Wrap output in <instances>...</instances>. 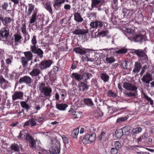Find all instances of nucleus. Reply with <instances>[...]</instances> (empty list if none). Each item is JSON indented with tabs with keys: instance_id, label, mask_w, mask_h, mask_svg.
Returning a JSON list of instances; mask_svg holds the SVG:
<instances>
[{
	"instance_id": "c756f323",
	"label": "nucleus",
	"mask_w": 154,
	"mask_h": 154,
	"mask_svg": "<svg viewBox=\"0 0 154 154\" xmlns=\"http://www.w3.org/2000/svg\"><path fill=\"white\" fill-rule=\"evenodd\" d=\"M1 21L3 24L6 26L8 24L11 23L12 21V19L8 17H5L4 18L3 17L2 20Z\"/></svg>"
},
{
	"instance_id": "20e7f679",
	"label": "nucleus",
	"mask_w": 154,
	"mask_h": 154,
	"mask_svg": "<svg viewBox=\"0 0 154 154\" xmlns=\"http://www.w3.org/2000/svg\"><path fill=\"white\" fill-rule=\"evenodd\" d=\"M83 137L80 136V138L82 139ZM96 135L95 133H90L87 134L82 139V142L84 144H87L94 142L96 139Z\"/></svg>"
},
{
	"instance_id": "4468645a",
	"label": "nucleus",
	"mask_w": 154,
	"mask_h": 154,
	"mask_svg": "<svg viewBox=\"0 0 154 154\" xmlns=\"http://www.w3.org/2000/svg\"><path fill=\"white\" fill-rule=\"evenodd\" d=\"M103 22L100 20L93 21L90 24V26L93 28L97 29L102 27L103 25Z\"/></svg>"
},
{
	"instance_id": "a211bd4d",
	"label": "nucleus",
	"mask_w": 154,
	"mask_h": 154,
	"mask_svg": "<svg viewBox=\"0 0 154 154\" xmlns=\"http://www.w3.org/2000/svg\"><path fill=\"white\" fill-rule=\"evenodd\" d=\"M65 1V0H55L53 4L54 7L56 10L60 9L62 6V4Z\"/></svg>"
},
{
	"instance_id": "052dcab7",
	"label": "nucleus",
	"mask_w": 154,
	"mask_h": 154,
	"mask_svg": "<svg viewBox=\"0 0 154 154\" xmlns=\"http://www.w3.org/2000/svg\"><path fill=\"white\" fill-rule=\"evenodd\" d=\"M118 149L116 148H111L110 152L111 154H116L118 152Z\"/></svg>"
},
{
	"instance_id": "13d9d810",
	"label": "nucleus",
	"mask_w": 154,
	"mask_h": 154,
	"mask_svg": "<svg viewBox=\"0 0 154 154\" xmlns=\"http://www.w3.org/2000/svg\"><path fill=\"white\" fill-rule=\"evenodd\" d=\"M76 116L75 117V119L79 118L82 116V112H75Z\"/></svg>"
},
{
	"instance_id": "7ed1b4c3",
	"label": "nucleus",
	"mask_w": 154,
	"mask_h": 154,
	"mask_svg": "<svg viewBox=\"0 0 154 154\" xmlns=\"http://www.w3.org/2000/svg\"><path fill=\"white\" fill-rule=\"evenodd\" d=\"M41 92L46 97H50L52 92V89L49 86H46L45 83L43 82L39 83L37 86Z\"/></svg>"
},
{
	"instance_id": "4be33fe9",
	"label": "nucleus",
	"mask_w": 154,
	"mask_h": 154,
	"mask_svg": "<svg viewBox=\"0 0 154 154\" xmlns=\"http://www.w3.org/2000/svg\"><path fill=\"white\" fill-rule=\"evenodd\" d=\"M22 147L20 144H18L16 143L11 144L9 148L14 152H18L20 151V148Z\"/></svg>"
},
{
	"instance_id": "a18cd8bd",
	"label": "nucleus",
	"mask_w": 154,
	"mask_h": 154,
	"mask_svg": "<svg viewBox=\"0 0 154 154\" xmlns=\"http://www.w3.org/2000/svg\"><path fill=\"white\" fill-rule=\"evenodd\" d=\"M127 52V49L122 48L119 50L117 51L116 52V53L117 54H125Z\"/></svg>"
},
{
	"instance_id": "2eb2a0df",
	"label": "nucleus",
	"mask_w": 154,
	"mask_h": 154,
	"mask_svg": "<svg viewBox=\"0 0 154 154\" xmlns=\"http://www.w3.org/2000/svg\"><path fill=\"white\" fill-rule=\"evenodd\" d=\"M31 78L28 76H25L20 78L19 81V83L20 84L24 83L29 85L31 84Z\"/></svg>"
},
{
	"instance_id": "f03ea898",
	"label": "nucleus",
	"mask_w": 154,
	"mask_h": 154,
	"mask_svg": "<svg viewBox=\"0 0 154 154\" xmlns=\"http://www.w3.org/2000/svg\"><path fill=\"white\" fill-rule=\"evenodd\" d=\"M28 5V9L27 12V16L29 17L33 11L30 21V23L32 24L35 21L38 9L37 8H35V6L32 4H29Z\"/></svg>"
},
{
	"instance_id": "9b49d317",
	"label": "nucleus",
	"mask_w": 154,
	"mask_h": 154,
	"mask_svg": "<svg viewBox=\"0 0 154 154\" xmlns=\"http://www.w3.org/2000/svg\"><path fill=\"white\" fill-rule=\"evenodd\" d=\"M88 83H86L85 82H79L77 85L78 91H84L88 90L90 86L88 85Z\"/></svg>"
},
{
	"instance_id": "e2e57ef3",
	"label": "nucleus",
	"mask_w": 154,
	"mask_h": 154,
	"mask_svg": "<svg viewBox=\"0 0 154 154\" xmlns=\"http://www.w3.org/2000/svg\"><path fill=\"white\" fill-rule=\"evenodd\" d=\"M21 31L23 34L27 32H26L25 24L23 25L21 27Z\"/></svg>"
},
{
	"instance_id": "79ce46f5",
	"label": "nucleus",
	"mask_w": 154,
	"mask_h": 154,
	"mask_svg": "<svg viewBox=\"0 0 154 154\" xmlns=\"http://www.w3.org/2000/svg\"><path fill=\"white\" fill-rule=\"evenodd\" d=\"M91 7L93 8L100 4L101 2V0H92L91 1Z\"/></svg>"
},
{
	"instance_id": "1a4fd4ad",
	"label": "nucleus",
	"mask_w": 154,
	"mask_h": 154,
	"mask_svg": "<svg viewBox=\"0 0 154 154\" xmlns=\"http://www.w3.org/2000/svg\"><path fill=\"white\" fill-rule=\"evenodd\" d=\"M30 51L34 54H36L37 58L42 59L43 57L44 52L41 49L38 48V47L31 49Z\"/></svg>"
},
{
	"instance_id": "09e8293b",
	"label": "nucleus",
	"mask_w": 154,
	"mask_h": 154,
	"mask_svg": "<svg viewBox=\"0 0 154 154\" xmlns=\"http://www.w3.org/2000/svg\"><path fill=\"white\" fill-rule=\"evenodd\" d=\"M128 118L127 116H125L124 117H121L117 119L116 122L117 123H120L121 122H123L126 120Z\"/></svg>"
},
{
	"instance_id": "603ef678",
	"label": "nucleus",
	"mask_w": 154,
	"mask_h": 154,
	"mask_svg": "<svg viewBox=\"0 0 154 154\" xmlns=\"http://www.w3.org/2000/svg\"><path fill=\"white\" fill-rule=\"evenodd\" d=\"M45 8L51 14H53V11L52 9V8L51 6L50 5H47L46 6Z\"/></svg>"
},
{
	"instance_id": "5701e85b",
	"label": "nucleus",
	"mask_w": 154,
	"mask_h": 154,
	"mask_svg": "<svg viewBox=\"0 0 154 154\" xmlns=\"http://www.w3.org/2000/svg\"><path fill=\"white\" fill-rule=\"evenodd\" d=\"M82 79L84 80V82L88 83L87 80L92 76V75L90 73L86 72L82 74Z\"/></svg>"
},
{
	"instance_id": "393cba45",
	"label": "nucleus",
	"mask_w": 154,
	"mask_h": 154,
	"mask_svg": "<svg viewBox=\"0 0 154 154\" xmlns=\"http://www.w3.org/2000/svg\"><path fill=\"white\" fill-rule=\"evenodd\" d=\"M141 68V63L138 61L135 63L134 68L133 70V72L135 73L139 72Z\"/></svg>"
},
{
	"instance_id": "bb28decb",
	"label": "nucleus",
	"mask_w": 154,
	"mask_h": 154,
	"mask_svg": "<svg viewBox=\"0 0 154 154\" xmlns=\"http://www.w3.org/2000/svg\"><path fill=\"white\" fill-rule=\"evenodd\" d=\"M84 103L88 106L93 107L94 106V104L91 99L89 98H84L83 100Z\"/></svg>"
},
{
	"instance_id": "6e6d98bb",
	"label": "nucleus",
	"mask_w": 154,
	"mask_h": 154,
	"mask_svg": "<svg viewBox=\"0 0 154 154\" xmlns=\"http://www.w3.org/2000/svg\"><path fill=\"white\" fill-rule=\"evenodd\" d=\"M62 139L63 140V142L65 144L66 143H69V140L68 138L64 135H63L62 136Z\"/></svg>"
},
{
	"instance_id": "a19ab883",
	"label": "nucleus",
	"mask_w": 154,
	"mask_h": 154,
	"mask_svg": "<svg viewBox=\"0 0 154 154\" xmlns=\"http://www.w3.org/2000/svg\"><path fill=\"white\" fill-rule=\"evenodd\" d=\"M14 36V39L15 42H19L22 38V37L20 33H16Z\"/></svg>"
},
{
	"instance_id": "de8ad7c7",
	"label": "nucleus",
	"mask_w": 154,
	"mask_h": 154,
	"mask_svg": "<svg viewBox=\"0 0 154 154\" xmlns=\"http://www.w3.org/2000/svg\"><path fill=\"white\" fill-rule=\"evenodd\" d=\"M106 60L108 63H112L115 61V59L112 57H107Z\"/></svg>"
},
{
	"instance_id": "0e129e2a",
	"label": "nucleus",
	"mask_w": 154,
	"mask_h": 154,
	"mask_svg": "<svg viewBox=\"0 0 154 154\" xmlns=\"http://www.w3.org/2000/svg\"><path fill=\"white\" fill-rule=\"evenodd\" d=\"M125 94L127 95L129 97H135L136 95V93H132L131 92L129 93H126Z\"/></svg>"
},
{
	"instance_id": "774afa93",
	"label": "nucleus",
	"mask_w": 154,
	"mask_h": 154,
	"mask_svg": "<svg viewBox=\"0 0 154 154\" xmlns=\"http://www.w3.org/2000/svg\"><path fill=\"white\" fill-rule=\"evenodd\" d=\"M25 36V39L26 40H28L29 39V35L27 32L24 34Z\"/></svg>"
},
{
	"instance_id": "37998d69",
	"label": "nucleus",
	"mask_w": 154,
	"mask_h": 154,
	"mask_svg": "<svg viewBox=\"0 0 154 154\" xmlns=\"http://www.w3.org/2000/svg\"><path fill=\"white\" fill-rule=\"evenodd\" d=\"M108 33V30H103L99 32L97 35V37H99L100 36H106Z\"/></svg>"
},
{
	"instance_id": "39448f33",
	"label": "nucleus",
	"mask_w": 154,
	"mask_h": 154,
	"mask_svg": "<svg viewBox=\"0 0 154 154\" xmlns=\"http://www.w3.org/2000/svg\"><path fill=\"white\" fill-rule=\"evenodd\" d=\"M29 143V146L33 150L39 152L44 151V149L41 146V143L40 140L37 143H35L34 141V139L33 138Z\"/></svg>"
},
{
	"instance_id": "0eeeda50",
	"label": "nucleus",
	"mask_w": 154,
	"mask_h": 154,
	"mask_svg": "<svg viewBox=\"0 0 154 154\" xmlns=\"http://www.w3.org/2000/svg\"><path fill=\"white\" fill-rule=\"evenodd\" d=\"M17 137L19 139L28 140L29 143L33 138L29 134L28 131L26 130H23L20 131Z\"/></svg>"
},
{
	"instance_id": "6e6552de",
	"label": "nucleus",
	"mask_w": 154,
	"mask_h": 154,
	"mask_svg": "<svg viewBox=\"0 0 154 154\" xmlns=\"http://www.w3.org/2000/svg\"><path fill=\"white\" fill-rule=\"evenodd\" d=\"M52 63V60H47L42 61L38 65L39 68L42 70L49 67Z\"/></svg>"
},
{
	"instance_id": "aec40b11",
	"label": "nucleus",
	"mask_w": 154,
	"mask_h": 154,
	"mask_svg": "<svg viewBox=\"0 0 154 154\" xmlns=\"http://www.w3.org/2000/svg\"><path fill=\"white\" fill-rule=\"evenodd\" d=\"M23 94L21 92H16L12 95V98L13 101L17 99H20L23 96Z\"/></svg>"
},
{
	"instance_id": "3c124183",
	"label": "nucleus",
	"mask_w": 154,
	"mask_h": 154,
	"mask_svg": "<svg viewBox=\"0 0 154 154\" xmlns=\"http://www.w3.org/2000/svg\"><path fill=\"white\" fill-rule=\"evenodd\" d=\"M106 134V133L105 132L102 131L100 133V136L98 137V140H101L102 139H104Z\"/></svg>"
},
{
	"instance_id": "7c9ffc66",
	"label": "nucleus",
	"mask_w": 154,
	"mask_h": 154,
	"mask_svg": "<svg viewBox=\"0 0 154 154\" xmlns=\"http://www.w3.org/2000/svg\"><path fill=\"white\" fill-rule=\"evenodd\" d=\"M121 129L123 133V134H124L125 135H128L130 133L131 127L129 126H125Z\"/></svg>"
},
{
	"instance_id": "338daca9",
	"label": "nucleus",
	"mask_w": 154,
	"mask_h": 154,
	"mask_svg": "<svg viewBox=\"0 0 154 154\" xmlns=\"http://www.w3.org/2000/svg\"><path fill=\"white\" fill-rule=\"evenodd\" d=\"M148 134L146 132L144 133L142 136L143 139H146L148 137Z\"/></svg>"
},
{
	"instance_id": "f3484780",
	"label": "nucleus",
	"mask_w": 154,
	"mask_h": 154,
	"mask_svg": "<svg viewBox=\"0 0 154 154\" xmlns=\"http://www.w3.org/2000/svg\"><path fill=\"white\" fill-rule=\"evenodd\" d=\"M141 80L143 82L149 84L152 80V77L150 73H147L143 75Z\"/></svg>"
},
{
	"instance_id": "58836bf2",
	"label": "nucleus",
	"mask_w": 154,
	"mask_h": 154,
	"mask_svg": "<svg viewBox=\"0 0 154 154\" xmlns=\"http://www.w3.org/2000/svg\"><path fill=\"white\" fill-rule=\"evenodd\" d=\"M31 42L33 45H30V49L37 47L36 46V44L37 43L36 40V36L35 35L33 36L31 40Z\"/></svg>"
},
{
	"instance_id": "ea45409f",
	"label": "nucleus",
	"mask_w": 154,
	"mask_h": 154,
	"mask_svg": "<svg viewBox=\"0 0 154 154\" xmlns=\"http://www.w3.org/2000/svg\"><path fill=\"white\" fill-rule=\"evenodd\" d=\"M21 60L23 66L24 67H26L28 66V62L29 60H28L25 57H22Z\"/></svg>"
},
{
	"instance_id": "a878e982",
	"label": "nucleus",
	"mask_w": 154,
	"mask_h": 154,
	"mask_svg": "<svg viewBox=\"0 0 154 154\" xmlns=\"http://www.w3.org/2000/svg\"><path fill=\"white\" fill-rule=\"evenodd\" d=\"M40 73L41 71L39 69L37 68H33L29 74L32 77H33L38 76Z\"/></svg>"
},
{
	"instance_id": "423d86ee",
	"label": "nucleus",
	"mask_w": 154,
	"mask_h": 154,
	"mask_svg": "<svg viewBox=\"0 0 154 154\" xmlns=\"http://www.w3.org/2000/svg\"><path fill=\"white\" fill-rule=\"evenodd\" d=\"M52 152L53 154H59L60 152V144L57 140H53L52 142Z\"/></svg>"
},
{
	"instance_id": "412c9836",
	"label": "nucleus",
	"mask_w": 154,
	"mask_h": 154,
	"mask_svg": "<svg viewBox=\"0 0 154 154\" xmlns=\"http://www.w3.org/2000/svg\"><path fill=\"white\" fill-rule=\"evenodd\" d=\"M71 77L77 81L80 82L82 80V74L77 72H73L71 75Z\"/></svg>"
},
{
	"instance_id": "4d7b16f0",
	"label": "nucleus",
	"mask_w": 154,
	"mask_h": 154,
	"mask_svg": "<svg viewBox=\"0 0 154 154\" xmlns=\"http://www.w3.org/2000/svg\"><path fill=\"white\" fill-rule=\"evenodd\" d=\"M108 94L109 96H112L114 97H116L117 96L116 94L112 92L111 90H110L108 92Z\"/></svg>"
},
{
	"instance_id": "864d4df0",
	"label": "nucleus",
	"mask_w": 154,
	"mask_h": 154,
	"mask_svg": "<svg viewBox=\"0 0 154 154\" xmlns=\"http://www.w3.org/2000/svg\"><path fill=\"white\" fill-rule=\"evenodd\" d=\"M8 7V4L7 2H5L2 5V9L7 11H9V10H7V8Z\"/></svg>"
},
{
	"instance_id": "49530a36",
	"label": "nucleus",
	"mask_w": 154,
	"mask_h": 154,
	"mask_svg": "<svg viewBox=\"0 0 154 154\" xmlns=\"http://www.w3.org/2000/svg\"><path fill=\"white\" fill-rule=\"evenodd\" d=\"M144 98L148 102H150V105H152L153 104V101L151 98L146 95L145 93L143 94Z\"/></svg>"
},
{
	"instance_id": "c85d7f7f",
	"label": "nucleus",
	"mask_w": 154,
	"mask_h": 154,
	"mask_svg": "<svg viewBox=\"0 0 154 154\" xmlns=\"http://www.w3.org/2000/svg\"><path fill=\"white\" fill-rule=\"evenodd\" d=\"M74 19L76 21L79 23L83 21V19L81 17L79 13L76 12L74 14Z\"/></svg>"
},
{
	"instance_id": "e433bc0d",
	"label": "nucleus",
	"mask_w": 154,
	"mask_h": 154,
	"mask_svg": "<svg viewBox=\"0 0 154 154\" xmlns=\"http://www.w3.org/2000/svg\"><path fill=\"white\" fill-rule=\"evenodd\" d=\"M124 135L121 129L116 130L115 134L116 137L117 138H120Z\"/></svg>"
},
{
	"instance_id": "473e14b6",
	"label": "nucleus",
	"mask_w": 154,
	"mask_h": 154,
	"mask_svg": "<svg viewBox=\"0 0 154 154\" xmlns=\"http://www.w3.org/2000/svg\"><path fill=\"white\" fill-rule=\"evenodd\" d=\"M29 98V97H28L26 101H21L20 102V104L21 107L22 108H25L26 109L27 111L28 110L30 109L29 105L26 103V102L28 101Z\"/></svg>"
},
{
	"instance_id": "f257e3e1",
	"label": "nucleus",
	"mask_w": 154,
	"mask_h": 154,
	"mask_svg": "<svg viewBox=\"0 0 154 154\" xmlns=\"http://www.w3.org/2000/svg\"><path fill=\"white\" fill-rule=\"evenodd\" d=\"M124 33L131 41L136 42H140L146 41V36L143 35L141 32L135 34L134 31L131 29L125 28L123 32Z\"/></svg>"
},
{
	"instance_id": "f8f14e48",
	"label": "nucleus",
	"mask_w": 154,
	"mask_h": 154,
	"mask_svg": "<svg viewBox=\"0 0 154 154\" xmlns=\"http://www.w3.org/2000/svg\"><path fill=\"white\" fill-rule=\"evenodd\" d=\"M133 50L134 53L139 57H143L145 59H148V57L144 50L140 49H133Z\"/></svg>"
},
{
	"instance_id": "6ab92c4d",
	"label": "nucleus",
	"mask_w": 154,
	"mask_h": 154,
	"mask_svg": "<svg viewBox=\"0 0 154 154\" xmlns=\"http://www.w3.org/2000/svg\"><path fill=\"white\" fill-rule=\"evenodd\" d=\"M9 86L8 82L2 75H0V87L3 89H6Z\"/></svg>"
},
{
	"instance_id": "cd10ccee",
	"label": "nucleus",
	"mask_w": 154,
	"mask_h": 154,
	"mask_svg": "<svg viewBox=\"0 0 154 154\" xmlns=\"http://www.w3.org/2000/svg\"><path fill=\"white\" fill-rule=\"evenodd\" d=\"M68 106V105L65 104L57 103L56 107L58 110L62 111L65 110L66 108Z\"/></svg>"
},
{
	"instance_id": "69168bd1",
	"label": "nucleus",
	"mask_w": 154,
	"mask_h": 154,
	"mask_svg": "<svg viewBox=\"0 0 154 154\" xmlns=\"http://www.w3.org/2000/svg\"><path fill=\"white\" fill-rule=\"evenodd\" d=\"M71 7L70 5L66 4L64 5V8L66 10H69L70 9Z\"/></svg>"
},
{
	"instance_id": "bf43d9fd",
	"label": "nucleus",
	"mask_w": 154,
	"mask_h": 154,
	"mask_svg": "<svg viewBox=\"0 0 154 154\" xmlns=\"http://www.w3.org/2000/svg\"><path fill=\"white\" fill-rule=\"evenodd\" d=\"M91 85H88L90 86V87L91 86L93 87H96V88H98V86L97 84H96L97 82H96L94 80L91 81Z\"/></svg>"
},
{
	"instance_id": "b1692460",
	"label": "nucleus",
	"mask_w": 154,
	"mask_h": 154,
	"mask_svg": "<svg viewBox=\"0 0 154 154\" xmlns=\"http://www.w3.org/2000/svg\"><path fill=\"white\" fill-rule=\"evenodd\" d=\"M37 125V123L35 119L32 118L28 121L25 122L23 125V126H25L30 125L32 126H36Z\"/></svg>"
},
{
	"instance_id": "c03bdc74",
	"label": "nucleus",
	"mask_w": 154,
	"mask_h": 154,
	"mask_svg": "<svg viewBox=\"0 0 154 154\" xmlns=\"http://www.w3.org/2000/svg\"><path fill=\"white\" fill-rule=\"evenodd\" d=\"M122 12L124 14L123 15L124 17L128 16L130 13L129 10L125 8H122Z\"/></svg>"
},
{
	"instance_id": "8fccbe9b",
	"label": "nucleus",
	"mask_w": 154,
	"mask_h": 154,
	"mask_svg": "<svg viewBox=\"0 0 154 154\" xmlns=\"http://www.w3.org/2000/svg\"><path fill=\"white\" fill-rule=\"evenodd\" d=\"M121 65L125 69H127V63L126 61L125 60L121 61L120 63Z\"/></svg>"
},
{
	"instance_id": "dca6fc26",
	"label": "nucleus",
	"mask_w": 154,
	"mask_h": 154,
	"mask_svg": "<svg viewBox=\"0 0 154 154\" xmlns=\"http://www.w3.org/2000/svg\"><path fill=\"white\" fill-rule=\"evenodd\" d=\"M9 35V30L5 27L2 28L0 30V36L2 38L7 39Z\"/></svg>"
},
{
	"instance_id": "4c0bfd02",
	"label": "nucleus",
	"mask_w": 154,
	"mask_h": 154,
	"mask_svg": "<svg viewBox=\"0 0 154 154\" xmlns=\"http://www.w3.org/2000/svg\"><path fill=\"white\" fill-rule=\"evenodd\" d=\"M142 131V128L140 127H137L134 128H133L131 132L132 135L135 134H138L141 132Z\"/></svg>"
},
{
	"instance_id": "c9c22d12",
	"label": "nucleus",
	"mask_w": 154,
	"mask_h": 154,
	"mask_svg": "<svg viewBox=\"0 0 154 154\" xmlns=\"http://www.w3.org/2000/svg\"><path fill=\"white\" fill-rule=\"evenodd\" d=\"M100 76L104 82H107L109 80V76L105 73H101Z\"/></svg>"
},
{
	"instance_id": "5fc2aeb1",
	"label": "nucleus",
	"mask_w": 154,
	"mask_h": 154,
	"mask_svg": "<svg viewBox=\"0 0 154 154\" xmlns=\"http://www.w3.org/2000/svg\"><path fill=\"white\" fill-rule=\"evenodd\" d=\"M114 146L116 148L119 149L121 147V144L119 141H116L114 142Z\"/></svg>"
},
{
	"instance_id": "9d476101",
	"label": "nucleus",
	"mask_w": 154,
	"mask_h": 154,
	"mask_svg": "<svg viewBox=\"0 0 154 154\" xmlns=\"http://www.w3.org/2000/svg\"><path fill=\"white\" fill-rule=\"evenodd\" d=\"M123 87L127 90L131 91H135L137 89V88L135 85L127 82L124 83Z\"/></svg>"
},
{
	"instance_id": "680f3d73",
	"label": "nucleus",
	"mask_w": 154,
	"mask_h": 154,
	"mask_svg": "<svg viewBox=\"0 0 154 154\" xmlns=\"http://www.w3.org/2000/svg\"><path fill=\"white\" fill-rule=\"evenodd\" d=\"M25 115L24 113V109H22L21 111L18 113V117H23L25 116Z\"/></svg>"
},
{
	"instance_id": "72a5a7b5",
	"label": "nucleus",
	"mask_w": 154,
	"mask_h": 154,
	"mask_svg": "<svg viewBox=\"0 0 154 154\" xmlns=\"http://www.w3.org/2000/svg\"><path fill=\"white\" fill-rule=\"evenodd\" d=\"M73 51L76 53L79 54L80 55L85 54L86 53V52L84 50L79 47L75 48L73 49Z\"/></svg>"
},
{
	"instance_id": "f704fd0d",
	"label": "nucleus",
	"mask_w": 154,
	"mask_h": 154,
	"mask_svg": "<svg viewBox=\"0 0 154 154\" xmlns=\"http://www.w3.org/2000/svg\"><path fill=\"white\" fill-rule=\"evenodd\" d=\"M32 51H27L24 52V54L25 56V58L28 60H31L33 57V54Z\"/></svg>"
},
{
	"instance_id": "2f4dec72",
	"label": "nucleus",
	"mask_w": 154,
	"mask_h": 154,
	"mask_svg": "<svg viewBox=\"0 0 154 154\" xmlns=\"http://www.w3.org/2000/svg\"><path fill=\"white\" fill-rule=\"evenodd\" d=\"M79 132V128L74 129L72 132L71 136L74 138L77 139Z\"/></svg>"
},
{
	"instance_id": "ddd939ff",
	"label": "nucleus",
	"mask_w": 154,
	"mask_h": 154,
	"mask_svg": "<svg viewBox=\"0 0 154 154\" xmlns=\"http://www.w3.org/2000/svg\"><path fill=\"white\" fill-rule=\"evenodd\" d=\"M72 33L74 34L80 36L85 35V34L88 33V29H80V28H77L75 30L72 32Z\"/></svg>"
}]
</instances>
